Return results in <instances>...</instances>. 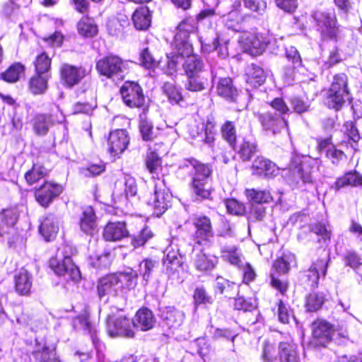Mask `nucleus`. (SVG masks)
I'll return each instance as SVG.
<instances>
[{
	"mask_svg": "<svg viewBox=\"0 0 362 362\" xmlns=\"http://www.w3.org/2000/svg\"><path fill=\"white\" fill-rule=\"evenodd\" d=\"M153 237L151 230L145 227L143 228L137 235L132 238V245L134 247L143 246L149 239Z\"/></svg>",
	"mask_w": 362,
	"mask_h": 362,
	"instance_id": "nucleus-53",
	"label": "nucleus"
},
{
	"mask_svg": "<svg viewBox=\"0 0 362 362\" xmlns=\"http://www.w3.org/2000/svg\"><path fill=\"white\" fill-rule=\"evenodd\" d=\"M171 197V194L165 186V181L158 180L155 182L153 193L148 199V204L153 208V213L159 216L168 209Z\"/></svg>",
	"mask_w": 362,
	"mask_h": 362,
	"instance_id": "nucleus-8",
	"label": "nucleus"
},
{
	"mask_svg": "<svg viewBox=\"0 0 362 362\" xmlns=\"http://www.w3.org/2000/svg\"><path fill=\"white\" fill-rule=\"evenodd\" d=\"M49 77V74L36 73L29 81L30 91L35 95L44 93L47 89Z\"/></svg>",
	"mask_w": 362,
	"mask_h": 362,
	"instance_id": "nucleus-35",
	"label": "nucleus"
},
{
	"mask_svg": "<svg viewBox=\"0 0 362 362\" xmlns=\"http://www.w3.org/2000/svg\"><path fill=\"white\" fill-rule=\"evenodd\" d=\"M129 142L127 132L124 129H117L110 132L107 144L112 156H116L124 152Z\"/></svg>",
	"mask_w": 362,
	"mask_h": 362,
	"instance_id": "nucleus-20",
	"label": "nucleus"
},
{
	"mask_svg": "<svg viewBox=\"0 0 362 362\" xmlns=\"http://www.w3.org/2000/svg\"><path fill=\"white\" fill-rule=\"evenodd\" d=\"M360 185H362V176L356 171H350L339 177L332 187L336 190H339L346 186L357 187Z\"/></svg>",
	"mask_w": 362,
	"mask_h": 362,
	"instance_id": "nucleus-31",
	"label": "nucleus"
},
{
	"mask_svg": "<svg viewBox=\"0 0 362 362\" xmlns=\"http://www.w3.org/2000/svg\"><path fill=\"white\" fill-rule=\"evenodd\" d=\"M245 195L247 199L255 204L269 203L273 198L268 190H257L255 189H247L245 190Z\"/></svg>",
	"mask_w": 362,
	"mask_h": 362,
	"instance_id": "nucleus-37",
	"label": "nucleus"
},
{
	"mask_svg": "<svg viewBox=\"0 0 362 362\" xmlns=\"http://www.w3.org/2000/svg\"><path fill=\"white\" fill-rule=\"evenodd\" d=\"M50 66L51 59L45 52L38 55L35 61L36 73L49 74Z\"/></svg>",
	"mask_w": 362,
	"mask_h": 362,
	"instance_id": "nucleus-46",
	"label": "nucleus"
},
{
	"mask_svg": "<svg viewBox=\"0 0 362 362\" xmlns=\"http://www.w3.org/2000/svg\"><path fill=\"white\" fill-rule=\"evenodd\" d=\"M139 60L141 64L146 69H152L156 64V61L148 48H144L141 52Z\"/></svg>",
	"mask_w": 362,
	"mask_h": 362,
	"instance_id": "nucleus-56",
	"label": "nucleus"
},
{
	"mask_svg": "<svg viewBox=\"0 0 362 362\" xmlns=\"http://www.w3.org/2000/svg\"><path fill=\"white\" fill-rule=\"evenodd\" d=\"M133 23H151L152 16L147 6L138 8L132 14Z\"/></svg>",
	"mask_w": 362,
	"mask_h": 362,
	"instance_id": "nucleus-49",
	"label": "nucleus"
},
{
	"mask_svg": "<svg viewBox=\"0 0 362 362\" xmlns=\"http://www.w3.org/2000/svg\"><path fill=\"white\" fill-rule=\"evenodd\" d=\"M209 74L187 76L185 88L190 91H202L206 88Z\"/></svg>",
	"mask_w": 362,
	"mask_h": 362,
	"instance_id": "nucleus-36",
	"label": "nucleus"
},
{
	"mask_svg": "<svg viewBox=\"0 0 362 362\" xmlns=\"http://www.w3.org/2000/svg\"><path fill=\"white\" fill-rule=\"evenodd\" d=\"M58 230V221L57 218L52 214L46 216L42 221L39 228L40 233L47 241L54 238Z\"/></svg>",
	"mask_w": 362,
	"mask_h": 362,
	"instance_id": "nucleus-29",
	"label": "nucleus"
},
{
	"mask_svg": "<svg viewBox=\"0 0 362 362\" xmlns=\"http://www.w3.org/2000/svg\"><path fill=\"white\" fill-rule=\"evenodd\" d=\"M132 322L133 328H136L141 331H148L153 327L156 323V318L149 309L143 308L136 312Z\"/></svg>",
	"mask_w": 362,
	"mask_h": 362,
	"instance_id": "nucleus-23",
	"label": "nucleus"
},
{
	"mask_svg": "<svg viewBox=\"0 0 362 362\" xmlns=\"http://www.w3.org/2000/svg\"><path fill=\"white\" fill-rule=\"evenodd\" d=\"M246 8L259 14H262L267 8V3L264 0H244Z\"/></svg>",
	"mask_w": 362,
	"mask_h": 362,
	"instance_id": "nucleus-61",
	"label": "nucleus"
},
{
	"mask_svg": "<svg viewBox=\"0 0 362 362\" xmlns=\"http://www.w3.org/2000/svg\"><path fill=\"white\" fill-rule=\"evenodd\" d=\"M103 236L107 241H118L129 236L124 221L109 222L103 229Z\"/></svg>",
	"mask_w": 362,
	"mask_h": 362,
	"instance_id": "nucleus-22",
	"label": "nucleus"
},
{
	"mask_svg": "<svg viewBox=\"0 0 362 362\" xmlns=\"http://www.w3.org/2000/svg\"><path fill=\"white\" fill-rule=\"evenodd\" d=\"M216 122L214 119H208L206 123H199L190 127L189 134L192 138L197 139L211 146L215 140Z\"/></svg>",
	"mask_w": 362,
	"mask_h": 362,
	"instance_id": "nucleus-14",
	"label": "nucleus"
},
{
	"mask_svg": "<svg viewBox=\"0 0 362 362\" xmlns=\"http://www.w3.org/2000/svg\"><path fill=\"white\" fill-rule=\"evenodd\" d=\"M271 107L276 112L274 113L284 117V115L289 112V108L282 98H276L274 99L271 103Z\"/></svg>",
	"mask_w": 362,
	"mask_h": 362,
	"instance_id": "nucleus-62",
	"label": "nucleus"
},
{
	"mask_svg": "<svg viewBox=\"0 0 362 362\" xmlns=\"http://www.w3.org/2000/svg\"><path fill=\"white\" fill-rule=\"evenodd\" d=\"M289 102L293 112L297 114H303L310 110V104L299 96L291 97Z\"/></svg>",
	"mask_w": 362,
	"mask_h": 362,
	"instance_id": "nucleus-50",
	"label": "nucleus"
},
{
	"mask_svg": "<svg viewBox=\"0 0 362 362\" xmlns=\"http://www.w3.org/2000/svg\"><path fill=\"white\" fill-rule=\"evenodd\" d=\"M196 230L194 240L199 245H209L213 243L214 233L211 219L204 215H196L192 218Z\"/></svg>",
	"mask_w": 362,
	"mask_h": 362,
	"instance_id": "nucleus-10",
	"label": "nucleus"
},
{
	"mask_svg": "<svg viewBox=\"0 0 362 362\" xmlns=\"http://www.w3.org/2000/svg\"><path fill=\"white\" fill-rule=\"evenodd\" d=\"M139 129L144 140L149 141L152 139L153 124L146 118L143 117L142 115L140 116Z\"/></svg>",
	"mask_w": 362,
	"mask_h": 362,
	"instance_id": "nucleus-54",
	"label": "nucleus"
},
{
	"mask_svg": "<svg viewBox=\"0 0 362 362\" xmlns=\"http://www.w3.org/2000/svg\"><path fill=\"white\" fill-rule=\"evenodd\" d=\"M198 171L201 173L194 175L192 177V192L198 201L209 199L211 194L210 180L212 169L211 166L209 168L201 167Z\"/></svg>",
	"mask_w": 362,
	"mask_h": 362,
	"instance_id": "nucleus-7",
	"label": "nucleus"
},
{
	"mask_svg": "<svg viewBox=\"0 0 362 362\" xmlns=\"http://www.w3.org/2000/svg\"><path fill=\"white\" fill-rule=\"evenodd\" d=\"M123 68L122 59L115 55L105 57L96 64V69L100 74L113 80L123 78Z\"/></svg>",
	"mask_w": 362,
	"mask_h": 362,
	"instance_id": "nucleus-12",
	"label": "nucleus"
},
{
	"mask_svg": "<svg viewBox=\"0 0 362 362\" xmlns=\"http://www.w3.org/2000/svg\"><path fill=\"white\" fill-rule=\"evenodd\" d=\"M251 168L253 175L265 177L274 176L278 172L276 164L263 157H257Z\"/></svg>",
	"mask_w": 362,
	"mask_h": 362,
	"instance_id": "nucleus-24",
	"label": "nucleus"
},
{
	"mask_svg": "<svg viewBox=\"0 0 362 362\" xmlns=\"http://www.w3.org/2000/svg\"><path fill=\"white\" fill-rule=\"evenodd\" d=\"M155 264L156 262L149 259H146L139 264V273L144 281H148Z\"/></svg>",
	"mask_w": 362,
	"mask_h": 362,
	"instance_id": "nucleus-55",
	"label": "nucleus"
},
{
	"mask_svg": "<svg viewBox=\"0 0 362 362\" xmlns=\"http://www.w3.org/2000/svg\"><path fill=\"white\" fill-rule=\"evenodd\" d=\"M47 175V170L39 165H33V168L25 174V179L29 185L37 182Z\"/></svg>",
	"mask_w": 362,
	"mask_h": 362,
	"instance_id": "nucleus-40",
	"label": "nucleus"
},
{
	"mask_svg": "<svg viewBox=\"0 0 362 362\" xmlns=\"http://www.w3.org/2000/svg\"><path fill=\"white\" fill-rule=\"evenodd\" d=\"M163 90L171 103H178L182 99L180 92L176 88L174 83H165L163 86Z\"/></svg>",
	"mask_w": 362,
	"mask_h": 362,
	"instance_id": "nucleus-47",
	"label": "nucleus"
},
{
	"mask_svg": "<svg viewBox=\"0 0 362 362\" xmlns=\"http://www.w3.org/2000/svg\"><path fill=\"white\" fill-rule=\"evenodd\" d=\"M15 287L16 291L21 295H27L29 293L32 287V281L31 276L27 270L21 269L16 274Z\"/></svg>",
	"mask_w": 362,
	"mask_h": 362,
	"instance_id": "nucleus-34",
	"label": "nucleus"
},
{
	"mask_svg": "<svg viewBox=\"0 0 362 362\" xmlns=\"http://www.w3.org/2000/svg\"><path fill=\"white\" fill-rule=\"evenodd\" d=\"M160 165L161 160L157 153L155 151H149L147 153L146 165L151 173H156Z\"/></svg>",
	"mask_w": 362,
	"mask_h": 362,
	"instance_id": "nucleus-51",
	"label": "nucleus"
},
{
	"mask_svg": "<svg viewBox=\"0 0 362 362\" xmlns=\"http://www.w3.org/2000/svg\"><path fill=\"white\" fill-rule=\"evenodd\" d=\"M286 58L293 63V67H298L301 65V58L300 54L295 47L290 46L286 49Z\"/></svg>",
	"mask_w": 362,
	"mask_h": 362,
	"instance_id": "nucleus-64",
	"label": "nucleus"
},
{
	"mask_svg": "<svg viewBox=\"0 0 362 362\" xmlns=\"http://www.w3.org/2000/svg\"><path fill=\"white\" fill-rule=\"evenodd\" d=\"M124 103L129 107H141L146 98L141 87L132 81H126L120 88Z\"/></svg>",
	"mask_w": 362,
	"mask_h": 362,
	"instance_id": "nucleus-13",
	"label": "nucleus"
},
{
	"mask_svg": "<svg viewBox=\"0 0 362 362\" xmlns=\"http://www.w3.org/2000/svg\"><path fill=\"white\" fill-rule=\"evenodd\" d=\"M312 335L316 341V344L321 346H326L332 341L336 333L343 338L349 336L348 330L344 325L334 329L333 325L325 320L317 319L311 325Z\"/></svg>",
	"mask_w": 362,
	"mask_h": 362,
	"instance_id": "nucleus-4",
	"label": "nucleus"
},
{
	"mask_svg": "<svg viewBox=\"0 0 362 362\" xmlns=\"http://www.w3.org/2000/svg\"><path fill=\"white\" fill-rule=\"evenodd\" d=\"M107 332L111 337H134L132 320L122 314L109 315L106 321Z\"/></svg>",
	"mask_w": 362,
	"mask_h": 362,
	"instance_id": "nucleus-6",
	"label": "nucleus"
},
{
	"mask_svg": "<svg viewBox=\"0 0 362 362\" xmlns=\"http://www.w3.org/2000/svg\"><path fill=\"white\" fill-rule=\"evenodd\" d=\"M210 332L214 339H224L226 340L233 341L235 336L229 329H214L212 327L210 328Z\"/></svg>",
	"mask_w": 362,
	"mask_h": 362,
	"instance_id": "nucleus-63",
	"label": "nucleus"
},
{
	"mask_svg": "<svg viewBox=\"0 0 362 362\" xmlns=\"http://www.w3.org/2000/svg\"><path fill=\"white\" fill-rule=\"evenodd\" d=\"M325 300L322 293H310L305 298V308L309 312H315L321 308Z\"/></svg>",
	"mask_w": 362,
	"mask_h": 362,
	"instance_id": "nucleus-41",
	"label": "nucleus"
},
{
	"mask_svg": "<svg viewBox=\"0 0 362 362\" xmlns=\"http://www.w3.org/2000/svg\"><path fill=\"white\" fill-rule=\"evenodd\" d=\"M80 228L83 233L88 235H93L96 230V216L91 206H88L83 210L80 218Z\"/></svg>",
	"mask_w": 362,
	"mask_h": 362,
	"instance_id": "nucleus-27",
	"label": "nucleus"
},
{
	"mask_svg": "<svg viewBox=\"0 0 362 362\" xmlns=\"http://www.w3.org/2000/svg\"><path fill=\"white\" fill-rule=\"evenodd\" d=\"M221 134L230 146H233L236 141V131L233 122L226 121L221 127Z\"/></svg>",
	"mask_w": 362,
	"mask_h": 362,
	"instance_id": "nucleus-44",
	"label": "nucleus"
},
{
	"mask_svg": "<svg viewBox=\"0 0 362 362\" xmlns=\"http://www.w3.org/2000/svg\"><path fill=\"white\" fill-rule=\"evenodd\" d=\"M194 299L196 305L211 304L212 298L209 296L204 288H197L194 292Z\"/></svg>",
	"mask_w": 362,
	"mask_h": 362,
	"instance_id": "nucleus-57",
	"label": "nucleus"
},
{
	"mask_svg": "<svg viewBox=\"0 0 362 362\" xmlns=\"http://www.w3.org/2000/svg\"><path fill=\"white\" fill-rule=\"evenodd\" d=\"M210 165L199 163L198 160L191 158L186 159L182 161L179 165V171H183L188 173H192L194 175H198L200 173L198 171L201 167L209 168Z\"/></svg>",
	"mask_w": 362,
	"mask_h": 362,
	"instance_id": "nucleus-43",
	"label": "nucleus"
},
{
	"mask_svg": "<svg viewBox=\"0 0 362 362\" xmlns=\"http://www.w3.org/2000/svg\"><path fill=\"white\" fill-rule=\"evenodd\" d=\"M313 17L317 23H333L336 21L333 8L317 10L313 14Z\"/></svg>",
	"mask_w": 362,
	"mask_h": 362,
	"instance_id": "nucleus-45",
	"label": "nucleus"
},
{
	"mask_svg": "<svg viewBox=\"0 0 362 362\" xmlns=\"http://www.w3.org/2000/svg\"><path fill=\"white\" fill-rule=\"evenodd\" d=\"M257 152V146L255 144L244 141L240 146L238 153L241 158L247 161L251 159L252 156Z\"/></svg>",
	"mask_w": 362,
	"mask_h": 362,
	"instance_id": "nucleus-52",
	"label": "nucleus"
},
{
	"mask_svg": "<svg viewBox=\"0 0 362 362\" xmlns=\"http://www.w3.org/2000/svg\"><path fill=\"white\" fill-rule=\"evenodd\" d=\"M87 74L86 69L64 64L60 68V76L63 83L68 87L78 84Z\"/></svg>",
	"mask_w": 362,
	"mask_h": 362,
	"instance_id": "nucleus-18",
	"label": "nucleus"
},
{
	"mask_svg": "<svg viewBox=\"0 0 362 362\" xmlns=\"http://www.w3.org/2000/svg\"><path fill=\"white\" fill-rule=\"evenodd\" d=\"M18 218L16 209H4L1 215L2 221L8 226H14Z\"/></svg>",
	"mask_w": 362,
	"mask_h": 362,
	"instance_id": "nucleus-59",
	"label": "nucleus"
},
{
	"mask_svg": "<svg viewBox=\"0 0 362 362\" xmlns=\"http://www.w3.org/2000/svg\"><path fill=\"white\" fill-rule=\"evenodd\" d=\"M49 267L56 274L64 276L66 280L78 281L81 279V272L69 256H66L62 259L51 258Z\"/></svg>",
	"mask_w": 362,
	"mask_h": 362,
	"instance_id": "nucleus-11",
	"label": "nucleus"
},
{
	"mask_svg": "<svg viewBox=\"0 0 362 362\" xmlns=\"http://www.w3.org/2000/svg\"><path fill=\"white\" fill-rule=\"evenodd\" d=\"M64 117L62 112L56 115L38 114L32 119V124L35 133L40 136L47 134L51 126L55 123H61Z\"/></svg>",
	"mask_w": 362,
	"mask_h": 362,
	"instance_id": "nucleus-16",
	"label": "nucleus"
},
{
	"mask_svg": "<svg viewBox=\"0 0 362 362\" xmlns=\"http://www.w3.org/2000/svg\"><path fill=\"white\" fill-rule=\"evenodd\" d=\"M234 307L237 310L243 311H252L257 308V302L255 299L243 296H239L235 300Z\"/></svg>",
	"mask_w": 362,
	"mask_h": 362,
	"instance_id": "nucleus-48",
	"label": "nucleus"
},
{
	"mask_svg": "<svg viewBox=\"0 0 362 362\" xmlns=\"http://www.w3.org/2000/svg\"><path fill=\"white\" fill-rule=\"evenodd\" d=\"M62 192L61 185L46 182L35 191V196L37 202L46 207Z\"/></svg>",
	"mask_w": 362,
	"mask_h": 362,
	"instance_id": "nucleus-19",
	"label": "nucleus"
},
{
	"mask_svg": "<svg viewBox=\"0 0 362 362\" xmlns=\"http://www.w3.org/2000/svg\"><path fill=\"white\" fill-rule=\"evenodd\" d=\"M329 258H321L313 262L310 267L304 272L303 281L308 286L315 288L318 285L320 274L325 276L327 274Z\"/></svg>",
	"mask_w": 362,
	"mask_h": 362,
	"instance_id": "nucleus-15",
	"label": "nucleus"
},
{
	"mask_svg": "<svg viewBox=\"0 0 362 362\" xmlns=\"http://www.w3.org/2000/svg\"><path fill=\"white\" fill-rule=\"evenodd\" d=\"M24 66L20 63H15L1 73V78L8 83H15L18 81L20 76L24 71Z\"/></svg>",
	"mask_w": 362,
	"mask_h": 362,
	"instance_id": "nucleus-39",
	"label": "nucleus"
},
{
	"mask_svg": "<svg viewBox=\"0 0 362 362\" xmlns=\"http://www.w3.org/2000/svg\"><path fill=\"white\" fill-rule=\"evenodd\" d=\"M295 262V256L293 254H284L274 262L273 267L279 273L286 274Z\"/></svg>",
	"mask_w": 362,
	"mask_h": 362,
	"instance_id": "nucleus-42",
	"label": "nucleus"
},
{
	"mask_svg": "<svg viewBox=\"0 0 362 362\" xmlns=\"http://www.w3.org/2000/svg\"><path fill=\"white\" fill-rule=\"evenodd\" d=\"M138 280V274L132 268L123 272L111 274L100 279L98 283V293L100 298L108 296H123L134 289Z\"/></svg>",
	"mask_w": 362,
	"mask_h": 362,
	"instance_id": "nucleus-1",
	"label": "nucleus"
},
{
	"mask_svg": "<svg viewBox=\"0 0 362 362\" xmlns=\"http://www.w3.org/2000/svg\"><path fill=\"white\" fill-rule=\"evenodd\" d=\"M185 317V313L174 306H165L160 309V318L170 329L180 327Z\"/></svg>",
	"mask_w": 362,
	"mask_h": 362,
	"instance_id": "nucleus-21",
	"label": "nucleus"
},
{
	"mask_svg": "<svg viewBox=\"0 0 362 362\" xmlns=\"http://www.w3.org/2000/svg\"><path fill=\"white\" fill-rule=\"evenodd\" d=\"M216 90L220 96L230 101L235 100L238 95V90L233 85L232 79L228 77L220 78Z\"/></svg>",
	"mask_w": 362,
	"mask_h": 362,
	"instance_id": "nucleus-33",
	"label": "nucleus"
},
{
	"mask_svg": "<svg viewBox=\"0 0 362 362\" xmlns=\"http://www.w3.org/2000/svg\"><path fill=\"white\" fill-rule=\"evenodd\" d=\"M78 32L84 37H93L97 35L98 30L96 24H78Z\"/></svg>",
	"mask_w": 362,
	"mask_h": 362,
	"instance_id": "nucleus-60",
	"label": "nucleus"
},
{
	"mask_svg": "<svg viewBox=\"0 0 362 362\" xmlns=\"http://www.w3.org/2000/svg\"><path fill=\"white\" fill-rule=\"evenodd\" d=\"M192 261L195 268L200 272L211 271L215 268L218 263V259L216 256L206 255L202 251L197 253Z\"/></svg>",
	"mask_w": 362,
	"mask_h": 362,
	"instance_id": "nucleus-28",
	"label": "nucleus"
},
{
	"mask_svg": "<svg viewBox=\"0 0 362 362\" xmlns=\"http://www.w3.org/2000/svg\"><path fill=\"white\" fill-rule=\"evenodd\" d=\"M246 82L256 88L262 85L266 78L264 70L259 66L251 64L245 69Z\"/></svg>",
	"mask_w": 362,
	"mask_h": 362,
	"instance_id": "nucleus-30",
	"label": "nucleus"
},
{
	"mask_svg": "<svg viewBox=\"0 0 362 362\" xmlns=\"http://www.w3.org/2000/svg\"><path fill=\"white\" fill-rule=\"evenodd\" d=\"M194 29L193 24H178L172 44L173 52L167 55L166 66L163 68L166 74L173 75L175 73L177 65L185 56L192 53V46L189 42V37Z\"/></svg>",
	"mask_w": 362,
	"mask_h": 362,
	"instance_id": "nucleus-2",
	"label": "nucleus"
},
{
	"mask_svg": "<svg viewBox=\"0 0 362 362\" xmlns=\"http://www.w3.org/2000/svg\"><path fill=\"white\" fill-rule=\"evenodd\" d=\"M80 328L87 331L90 334L92 342L96 349H100L102 344L97 336V329L95 326L92 325L86 316H79L74 320V327Z\"/></svg>",
	"mask_w": 362,
	"mask_h": 362,
	"instance_id": "nucleus-32",
	"label": "nucleus"
},
{
	"mask_svg": "<svg viewBox=\"0 0 362 362\" xmlns=\"http://www.w3.org/2000/svg\"><path fill=\"white\" fill-rule=\"evenodd\" d=\"M319 163V160L310 157H305L303 160L298 156L293 157L290 164L293 181L297 183L299 180L304 183L313 182L314 170L318 168Z\"/></svg>",
	"mask_w": 362,
	"mask_h": 362,
	"instance_id": "nucleus-5",
	"label": "nucleus"
},
{
	"mask_svg": "<svg viewBox=\"0 0 362 362\" xmlns=\"http://www.w3.org/2000/svg\"><path fill=\"white\" fill-rule=\"evenodd\" d=\"M221 257L231 264L240 267V252L235 245H225L221 248Z\"/></svg>",
	"mask_w": 362,
	"mask_h": 362,
	"instance_id": "nucleus-38",
	"label": "nucleus"
},
{
	"mask_svg": "<svg viewBox=\"0 0 362 362\" xmlns=\"http://www.w3.org/2000/svg\"><path fill=\"white\" fill-rule=\"evenodd\" d=\"M257 118L263 129L266 131L272 132L274 134L288 127V122L284 117L280 116L272 111L259 113Z\"/></svg>",
	"mask_w": 362,
	"mask_h": 362,
	"instance_id": "nucleus-17",
	"label": "nucleus"
},
{
	"mask_svg": "<svg viewBox=\"0 0 362 362\" xmlns=\"http://www.w3.org/2000/svg\"><path fill=\"white\" fill-rule=\"evenodd\" d=\"M185 57L186 59L183 64V68L187 76L209 74L199 57L191 53L185 55Z\"/></svg>",
	"mask_w": 362,
	"mask_h": 362,
	"instance_id": "nucleus-25",
	"label": "nucleus"
},
{
	"mask_svg": "<svg viewBox=\"0 0 362 362\" xmlns=\"http://www.w3.org/2000/svg\"><path fill=\"white\" fill-rule=\"evenodd\" d=\"M347 81L345 74H339L334 76L325 99V103L329 108L338 111L344 105L345 97L349 94Z\"/></svg>",
	"mask_w": 362,
	"mask_h": 362,
	"instance_id": "nucleus-3",
	"label": "nucleus"
},
{
	"mask_svg": "<svg viewBox=\"0 0 362 362\" xmlns=\"http://www.w3.org/2000/svg\"><path fill=\"white\" fill-rule=\"evenodd\" d=\"M278 356L280 362L299 361L297 345L292 341H282L279 344Z\"/></svg>",
	"mask_w": 362,
	"mask_h": 362,
	"instance_id": "nucleus-26",
	"label": "nucleus"
},
{
	"mask_svg": "<svg viewBox=\"0 0 362 362\" xmlns=\"http://www.w3.org/2000/svg\"><path fill=\"white\" fill-rule=\"evenodd\" d=\"M271 40L270 37L260 33L244 32L239 41L245 52L252 56H257L262 54L266 47L271 44Z\"/></svg>",
	"mask_w": 362,
	"mask_h": 362,
	"instance_id": "nucleus-9",
	"label": "nucleus"
},
{
	"mask_svg": "<svg viewBox=\"0 0 362 362\" xmlns=\"http://www.w3.org/2000/svg\"><path fill=\"white\" fill-rule=\"evenodd\" d=\"M226 206L230 214L235 215H242L245 210V206L234 199L226 200Z\"/></svg>",
	"mask_w": 362,
	"mask_h": 362,
	"instance_id": "nucleus-58",
	"label": "nucleus"
}]
</instances>
